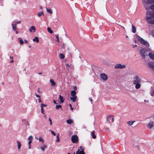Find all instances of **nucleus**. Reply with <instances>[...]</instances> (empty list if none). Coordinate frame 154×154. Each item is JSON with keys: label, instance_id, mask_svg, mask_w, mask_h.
<instances>
[{"label": "nucleus", "instance_id": "nucleus-1", "mask_svg": "<svg viewBox=\"0 0 154 154\" xmlns=\"http://www.w3.org/2000/svg\"><path fill=\"white\" fill-rule=\"evenodd\" d=\"M143 3L144 7L146 10L154 9V5H151L154 3V0H144Z\"/></svg>", "mask_w": 154, "mask_h": 154}, {"label": "nucleus", "instance_id": "nucleus-2", "mask_svg": "<svg viewBox=\"0 0 154 154\" xmlns=\"http://www.w3.org/2000/svg\"><path fill=\"white\" fill-rule=\"evenodd\" d=\"M154 12L148 11L146 13V19L147 22L150 24H154Z\"/></svg>", "mask_w": 154, "mask_h": 154}, {"label": "nucleus", "instance_id": "nucleus-3", "mask_svg": "<svg viewBox=\"0 0 154 154\" xmlns=\"http://www.w3.org/2000/svg\"><path fill=\"white\" fill-rule=\"evenodd\" d=\"M136 38L140 42L141 44L145 46L146 47H149V44L147 42L143 39L142 38H141L139 36H137Z\"/></svg>", "mask_w": 154, "mask_h": 154}, {"label": "nucleus", "instance_id": "nucleus-4", "mask_svg": "<svg viewBox=\"0 0 154 154\" xmlns=\"http://www.w3.org/2000/svg\"><path fill=\"white\" fill-rule=\"evenodd\" d=\"M100 80L104 81H106L108 79V75L104 73H101L100 74Z\"/></svg>", "mask_w": 154, "mask_h": 154}, {"label": "nucleus", "instance_id": "nucleus-5", "mask_svg": "<svg viewBox=\"0 0 154 154\" xmlns=\"http://www.w3.org/2000/svg\"><path fill=\"white\" fill-rule=\"evenodd\" d=\"M140 54L141 56L145 58L146 55V51L144 48H141L140 51Z\"/></svg>", "mask_w": 154, "mask_h": 154}, {"label": "nucleus", "instance_id": "nucleus-6", "mask_svg": "<svg viewBox=\"0 0 154 154\" xmlns=\"http://www.w3.org/2000/svg\"><path fill=\"white\" fill-rule=\"evenodd\" d=\"M73 154H85V153L83 148L82 146H80L79 149H78L76 152H74Z\"/></svg>", "mask_w": 154, "mask_h": 154}, {"label": "nucleus", "instance_id": "nucleus-7", "mask_svg": "<svg viewBox=\"0 0 154 154\" xmlns=\"http://www.w3.org/2000/svg\"><path fill=\"white\" fill-rule=\"evenodd\" d=\"M71 140L73 143H77L78 141V137L76 135H73L71 137Z\"/></svg>", "mask_w": 154, "mask_h": 154}, {"label": "nucleus", "instance_id": "nucleus-8", "mask_svg": "<svg viewBox=\"0 0 154 154\" xmlns=\"http://www.w3.org/2000/svg\"><path fill=\"white\" fill-rule=\"evenodd\" d=\"M139 82V80L137 79L134 81V84L135 85V88L136 89H138L140 87V84Z\"/></svg>", "mask_w": 154, "mask_h": 154}, {"label": "nucleus", "instance_id": "nucleus-9", "mask_svg": "<svg viewBox=\"0 0 154 154\" xmlns=\"http://www.w3.org/2000/svg\"><path fill=\"white\" fill-rule=\"evenodd\" d=\"M126 67V65L125 64H118L116 65L115 66V69H122Z\"/></svg>", "mask_w": 154, "mask_h": 154}, {"label": "nucleus", "instance_id": "nucleus-10", "mask_svg": "<svg viewBox=\"0 0 154 154\" xmlns=\"http://www.w3.org/2000/svg\"><path fill=\"white\" fill-rule=\"evenodd\" d=\"M154 126V122H150L148 123L147 125V128L149 129H151Z\"/></svg>", "mask_w": 154, "mask_h": 154}, {"label": "nucleus", "instance_id": "nucleus-11", "mask_svg": "<svg viewBox=\"0 0 154 154\" xmlns=\"http://www.w3.org/2000/svg\"><path fill=\"white\" fill-rule=\"evenodd\" d=\"M36 31L35 27L34 26H31L29 29V31L30 32H34Z\"/></svg>", "mask_w": 154, "mask_h": 154}, {"label": "nucleus", "instance_id": "nucleus-12", "mask_svg": "<svg viewBox=\"0 0 154 154\" xmlns=\"http://www.w3.org/2000/svg\"><path fill=\"white\" fill-rule=\"evenodd\" d=\"M47 148V146L44 143L42 144V145L40 147V149L42 151H44L45 149Z\"/></svg>", "mask_w": 154, "mask_h": 154}, {"label": "nucleus", "instance_id": "nucleus-13", "mask_svg": "<svg viewBox=\"0 0 154 154\" xmlns=\"http://www.w3.org/2000/svg\"><path fill=\"white\" fill-rule=\"evenodd\" d=\"M148 56L152 60H154V51L150 52L148 54Z\"/></svg>", "mask_w": 154, "mask_h": 154}, {"label": "nucleus", "instance_id": "nucleus-14", "mask_svg": "<svg viewBox=\"0 0 154 154\" xmlns=\"http://www.w3.org/2000/svg\"><path fill=\"white\" fill-rule=\"evenodd\" d=\"M148 67L154 70V63L153 62H149L148 63Z\"/></svg>", "mask_w": 154, "mask_h": 154}, {"label": "nucleus", "instance_id": "nucleus-15", "mask_svg": "<svg viewBox=\"0 0 154 154\" xmlns=\"http://www.w3.org/2000/svg\"><path fill=\"white\" fill-rule=\"evenodd\" d=\"M106 119L107 121H109L110 119H111L112 122H113L114 121V118L112 115L109 116L107 117Z\"/></svg>", "mask_w": 154, "mask_h": 154}, {"label": "nucleus", "instance_id": "nucleus-16", "mask_svg": "<svg viewBox=\"0 0 154 154\" xmlns=\"http://www.w3.org/2000/svg\"><path fill=\"white\" fill-rule=\"evenodd\" d=\"M18 150L20 151L21 146V144L19 141H17Z\"/></svg>", "mask_w": 154, "mask_h": 154}, {"label": "nucleus", "instance_id": "nucleus-17", "mask_svg": "<svg viewBox=\"0 0 154 154\" xmlns=\"http://www.w3.org/2000/svg\"><path fill=\"white\" fill-rule=\"evenodd\" d=\"M16 23L15 22H14V23L13 22L12 23L11 25L12 26V29H13V30H14V31H15L16 29L17 25H16Z\"/></svg>", "mask_w": 154, "mask_h": 154}, {"label": "nucleus", "instance_id": "nucleus-18", "mask_svg": "<svg viewBox=\"0 0 154 154\" xmlns=\"http://www.w3.org/2000/svg\"><path fill=\"white\" fill-rule=\"evenodd\" d=\"M59 103H63L64 101V100L63 99V97L61 96L60 95L59 96Z\"/></svg>", "mask_w": 154, "mask_h": 154}, {"label": "nucleus", "instance_id": "nucleus-19", "mask_svg": "<svg viewBox=\"0 0 154 154\" xmlns=\"http://www.w3.org/2000/svg\"><path fill=\"white\" fill-rule=\"evenodd\" d=\"M50 82L51 83V86L53 87H54L56 85V83L54 80L52 79H51L50 80Z\"/></svg>", "mask_w": 154, "mask_h": 154}, {"label": "nucleus", "instance_id": "nucleus-20", "mask_svg": "<svg viewBox=\"0 0 154 154\" xmlns=\"http://www.w3.org/2000/svg\"><path fill=\"white\" fill-rule=\"evenodd\" d=\"M77 98V96H72L70 97V99L71 100H72L73 102H75L76 101V100Z\"/></svg>", "mask_w": 154, "mask_h": 154}, {"label": "nucleus", "instance_id": "nucleus-21", "mask_svg": "<svg viewBox=\"0 0 154 154\" xmlns=\"http://www.w3.org/2000/svg\"><path fill=\"white\" fill-rule=\"evenodd\" d=\"M91 135L92 137L94 139H95L96 138V136L95 135V131H92L91 132Z\"/></svg>", "mask_w": 154, "mask_h": 154}, {"label": "nucleus", "instance_id": "nucleus-22", "mask_svg": "<svg viewBox=\"0 0 154 154\" xmlns=\"http://www.w3.org/2000/svg\"><path fill=\"white\" fill-rule=\"evenodd\" d=\"M76 94V92L75 91H71V94L72 96H76L75 95Z\"/></svg>", "mask_w": 154, "mask_h": 154}, {"label": "nucleus", "instance_id": "nucleus-23", "mask_svg": "<svg viewBox=\"0 0 154 154\" xmlns=\"http://www.w3.org/2000/svg\"><path fill=\"white\" fill-rule=\"evenodd\" d=\"M134 121H129L127 122V124L130 126L132 125L134 122Z\"/></svg>", "mask_w": 154, "mask_h": 154}, {"label": "nucleus", "instance_id": "nucleus-24", "mask_svg": "<svg viewBox=\"0 0 154 154\" xmlns=\"http://www.w3.org/2000/svg\"><path fill=\"white\" fill-rule=\"evenodd\" d=\"M66 122L69 124H71L73 123V121L72 119L67 120L66 121Z\"/></svg>", "mask_w": 154, "mask_h": 154}, {"label": "nucleus", "instance_id": "nucleus-25", "mask_svg": "<svg viewBox=\"0 0 154 154\" xmlns=\"http://www.w3.org/2000/svg\"><path fill=\"white\" fill-rule=\"evenodd\" d=\"M33 42H39V39L37 37H36L35 38L33 39Z\"/></svg>", "mask_w": 154, "mask_h": 154}, {"label": "nucleus", "instance_id": "nucleus-26", "mask_svg": "<svg viewBox=\"0 0 154 154\" xmlns=\"http://www.w3.org/2000/svg\"><path fill=\"white\" fill-rule=\"evenodd\" d=\"M47 30L50 33H52L53 32V31L52 30H51V28L49 27H48L47 28Z\"/></svg>", "mask_w": 154, "mask_h": 154}, {"label": "nucleus", "instance_id": "nucleus-27", "mask_svg": "<svg viewBox=\"0 0 154 154\" xmlns=\"http://www.w3.org/2000/svg\"><path fill=\"white\" fill-rule=\"evenodd\" d=\"M18 39H19L20 43L21 45H22L24 43V42L22 38H19Z\"/></svg>", "mask_w": 154, "mask_h": 154}, {"label": "nucleus", "instance_id": "nucleus-28", "mask_svg": "<svg viewBox=\"0 0 154 154\" xmlns=\"http://www.w3.org/2000/svg\"><path fill=\"white\" fill-rule=\"evenodd\" d=\"M38 140L39 141L41 142L42 143V144L44 143V140L42 137H39L38 139Z\"/></svg>", "mask_w": 154, "mask_h": 154}, {"label": "nucleus", "instance_id": "nucleus-29", "mask_svg": "<svg viewBox=\"0 0 154 154\" xmlns=\"http://www.w3.org/2000/svg\"><path fill=\"white\" fill-rule=\"evenodd\" d=\"M44 15V13L43 12H39L37 14V16L38 17H40L42 15Z\"/></svg>", "mask_w": 154, "mask_h": 154}, {"label": "nucleus", "instance_id": "nucleus-30", "mask_svg": "<svg viewBox=\"0 0 154 154\" xmlns=\"http://www.w3.org/2000/svg\"><path fill=\"white\" fill-rule=\"evenodd\" d=\"M59 135H60L58 133L57 134L56 136V137L57 138V139L56 140V142H59L60 141V139H59Z\"/></svg>", "mask_w": 154, "mask_h": 154}, {"label": "nucleus", "instance_id": "nucleus-31", "mask_svg": "<svg viewBox=\"0 0 154 154\" xmlns=\"http://www.w3.org/2000/svg\"><path fill=\"white\" fill-rule=\"evenodd\" d=\"M132 25V32L133 33H135L136 32V28Z\"/></svg>", "mask_w": 154, "mask_h": 154}, {"label": "nucleus", "instance_id": "nucleus-32", "mask_svg": "<svg viewBox=\"0 0 154 154\" xmlns=\"http://www.w3.org/2000/svg\"><path fill=\"white\" fill-rule=\"evenodd\" d=\"M33 137L32 136H29L28 138L29 141H32Z\"/></svg>", "mask_w": 154, "mask_h": 154}, {"label": "nucleus", "instance_id": "nucleus-33", "mask_svg": "<svg viewBox=\"0 0 154 154\" xmlns=\"http://www.w3.org/2000/svg\"><path fill=\"white\" fill-rule=\"evenodd\" d=\"M47 11V12L50 13L51 14H52V11L50 9H49L47 8H46Z\"/></svg>", "mask_w": 154, "mask_h": 154}, {"label": "nucleus", "instance_id": "nucleus-34", "mask_svg": "<svg viewBox=\"0 0 154 154\" xmlns=\"http://www.w3.org/2000/svg\"><path fill=\"white\" fill-rule=\"evenodd\" d=\"M59 57L61 59H63L64 58V55L62 54H60L59 55Z\"/></svg>", "mask_w": 154, "mask_h": 154}, {"label": "nucleus", "instance_id": "nucleus-35", "mask_svg": "<svg viewBox=\"0 0 154 154\" xmlns=\"http://www.w3.org/2000/svg\"><path fill=\"white\" fill-rule=\"evenodd\" d=\"M62 106L61 105H57L56 106V108L57 109H58L60 108H61Z\"/></svg>", "mask_w": 154, "mask_h": 154}, {"label": "nucleus", "instance_id": "nucleus-36", "mask_svg": "<svg viewBox=\"0 0 154 154\" xmlns=\"http://www.w3.org/2000/svg\"><path fill=\"white\" fill-rule=\"evenodd\" d=\"M150 95L151 96H154V90H152L151 91Z\"/></svg>", "mask_w": 154, "mask_h": 154}, {"label": "nucleus", "instance_id": "nucleus-37", "mask_svg": "<svg viewBox=\"0 0 154 154\" xmlns=\"http://www.w3.org/2000/svg\"><path fill=\"white\" fill-rule=\"evenodd\" d=\"M41 113H42L44 114H45V113H44L45 110L43 109V108L41 107Z\"/></svg>", "mask_w": 154, "mask_h": 154}, {"label": "nucleus", "instance_id": "nucleus-38", "mask_svg": "<svg viewBox=\"0 0 154 154\" xmlns=\"http://www.w3.org/2000/svg\"><path fill=\"white\" fill-rule=\"evenodd\" d=\"M47 105L46 104L42 103L41 105V107L43 108L44 107H46Z\"/></svg>", "mask_w": 154, "mask_h": 154}, {"label": "nucleus", "instance_id": "nucleus-39", "mask_svg": "<svg viewBox=\"0 0 154 154\" xmlns=\"http://www.w3.org/2000/svg\"><path fill=\"white\" fill-rule=\"evenodd\" d=\"M66 66L67 67H68L71 68H72V66L71 65H69L68 64H66Z\"/></svg>", "mask_w": 154, "mask_h": 154}, {"label": "nucleus", "instance_id": "nucleus-40", "mask_svg": "<svg viewBox=\"0 0 154 154\" xmlns=\"http://www.w3.org/2000/svg\"><path fill=\"white\" fill-rule=\"evenodd\" d=\"M55 36L56 37V41L57 42H59V39L58 36L57 35H56Z\"/></svg>", "mask_w": 154, "mask_h": 154}, {"label": "nucleus", "instance_id": "nucleus-41", "mask_svg": "<svg viewBox=\"0 0 154 154\" xmlns=\"http://www.w3.org/2000/svg\"><path fill=\"white\" fill-rule=\"evenodd\" d=\"M13 23H14V22H15V23H16V25H17V23H20V20H19V21H13Z\"/></svg>", "mask_w": 154, "mask_h": 154}, {"label": "nucleus", "instance_id": "nucleus-42", "mask_svg": "<svg viewBox=\"0 0 154 154\" xmlns=\"http://www.w3.org/2000/svg\"><path fill=\"white\" fill-rule=\"evenodd\" d=\"M51 133L52 134L55 136L56 135V134L53 131H51Z\"/></svg>", "mask_w": 154, "mask_h": 154}, {"label": "nucleus", "instance_id": "nucleus-43", "mask_svg": "<svg viewBox=\"0 0 154 154\" xmlns=\"http://www.w3.org/2000/svg\"><path fill=\"white\" fill-rule=\"evenodd\" d=\"M73 88L74 90L75 91H76L77 90V88L76 86H73Z\"/></svg>", "mask_w": 154, "mask_h": 154}, {"label": "nucleus", "instance_id": "nucleus-44", "mask_svg": "<svg viewBox=\"0 0 154 154\" xmlns=\"http://www.w3.org/2000/svg\"><path fill=\"white\" fill-rule=\"evenodd\" d=\"M28 149H31V147H32V146H31V144H28Z\"/></svg>", "mask_w": 154, "mask_h": 154}, {"label": "nucleus", "instance_id": "nucleus-45", "mask_svg": "<svg viewBox=\"0 0 154 154\" xmlns=\"http://www.w3.org/2000/svg\"><path fill=\"white\" fill-rule=\"evenodd\" d=\"M49 120L50 121V124L51 125H52V121L50 118H49Z\"/></svg>", "mask_w": 154, "mask_h": 154}, {"label": "nucleus", "instance_id": "nucleus-46", "mask_svg": "<svg viewBox=\"0 0 154 154\" xmlns=\"http://www.w3.org/2000/svg\"><path fill=\"white\" fill-rule=\"evenodd\" d=\"M24 42L25 44H27L28 43V41L26 40H25Z\"/></svg>", "mask_w": 154, "mask_h": 154}, {"label": "nucleus", "instance_id": "nucleus-47", "mask_svg": "<svg viewBox=\"0 0 154 154\" xmlns=\"http://www.w3.org/2000/svg\"><path fill=\"white\" fill-rule=\"evenodd\" d=\"M35 95L37 97L40 98V96L39 95H38L37 94H35Z\"/></svg>", "mask_w": 154, "mask_h": 154}, {"label": "nucleus", "instance_id": "nucleus-48", "mask_svg": "<svg viewBox=\"0 0 154 154\" xmlns=\"http://www.w3.org/2000/svg\"><path fill=\"white\" fill-rule=\"evenodd\" d=\"M32 142V141H29L28 142V144H31Z\"/></svg>", "mask_w": 154, "mask_h": 154}, {"label": "nucleus", "instance_id": "nucleus-49", "mask_svg": "<svg viewBox=\"0 0 154 154\" xmlns=\"http://www.w3.org/2000/svg\"><path fill=\"white\" fill-rule=\"evenodd\" d=\"M69 106L70 107V108H71V109L72 110H73V108H72V105H71V104H69Z\"/></svg>", "mask_w": 154, "mask_h": 154}, {"label": "nucleus", "instance_id": "nucleus-50", "mask_svg": "<svg viewBox=\"0 0 154 154\" xmlns=\"http://www.w3.org/2000/svg\"><path fill=\"white\" fill-rule=\"evenodd\" d=\"M38 102L39 103H41V99L40 98H39L38 99Z\"/></svg>", "mask_w": 154, "mask_h": 154}, {"label": "nucleus", "instance_id": "nucleus-51", "mask_svg": "<svg viewBox=\"0 0 154 154\" xmlns=\"http://www.w3.org/2000/svg\"><path fill=\"white\" fill-rule=\"evenodd\" d=\"M133 45V48H134L135 47L137 46V45Z\"/></svg>", "mask_w": 154, "mask_h": 154}, {"label": "nucleus", "instance_id": "nucleus-52", "mask_svg": "<svg viewBox=\"0 0 154 154\" xmlns=\"http://www.w3.org/2000/svg\"><path fill=\"white\" fill-rule=\"evenodd\" d=\"M53 102L54 103H55V104H57V103H56V101L55 100H53Z\"/></svg>", "mask_w": 154, "mask_h": 154}, {"label": "nucleus", "instance_id": "nucleus-53", "mask_svg": "<svg viewBox=\"0 0 154 154\" xmlns=\"http://www.w3.org/2000/svg\"><path fill=\"white\" fill-rule=\"evenodd\" d=\"M15 32H16V34H17L18 33V31H16V30H15Z\"/></svg>", "mask_w": 154, "mask_h": 154}, {"label": "nucleus", "instance_id": "nucleus-54", "mask_svg": "<svg viewBox=\"0 0 154 154\" xmlns=\"http://www.w3.org/2000/svg\"><path fill=\"white\" fill-rule=\"evenodd\" d=\"M13 62H14V61H13V60H11V61H10V63H13Z\"/></svg>", "mask_w": 154, "mask_h": 154}, {"label": "nucleus", "instance_id": "nucleus-55", "mask_svg": "<svg viewBox=\"0 0 154 154\" xmlns=\"http://www.w3.org/2000/svg\"><path fill=\"white\" fill-rule=\"evenodd\" d=\"M35 138L37 140H38V137H35Z\"/></svg>", "mask_w": 154, "mask_h": 154}, {"label": "nucleus", "instance_id": "nucleus-56", "mask_svg": "<svg viewBox=\"0 0 154 154\" xmlns=\"http://www.w3.org/2000/svg\"><path fill=\"white\" fill-rule=\"evenodd\" d=\"M10 58L11 59H13V57H10Z\"/></svg>", "mask_w": 154, "mask_h": 154}, {"label": "nucleus", "instance_id": "nucleus-57", "mask_svg": "<svg viewBox=\"0 0 154 154\" xmlns=\"http://www.w3.org/2000/svg\"><path fill=\"white\" fill-rule=\"evenodd\" d=\"M42 74V73H38V74Z\"/></svg>", "mask_w": 154, "mask_h": 154}, {"label": "nucleus", "instance_id": "nucleus-58", "mask_svg": "<svg viewBox=\"0 0 154 154\" xmlns=\"http://www.w3.org/2000/svg\"><path fill=\"white\" fill-rule=\"evenodd\" d=\"M29 48H30L31 47V46L30 45L29 46Z\"/></svg>", "mask_w": 154, "mask_h": 154}, {"label": "nucleus", "instance_id": "nucleus-59", "mask_svg": "<svg viewBox=\"0 0 154 154\" xmlns=\"http://www.w3.org/2000/svg\"><path fill=\"white\" fill-rule=\"evenodd\" d=\"M123 27V28L125 29V28L124 27Z\"/></svg>", "mask_w": 154, "mask_h": 154}, {"label": "nucleus", "instance_id": "nucleus-60", "mask_svg": "<svg viewBox=\"0 0 154 154\" xmlns=\"http://www.w3.org/2000/svg\"><path fill=\"white\" fill-rule=\"evenodd\" d=\"M126 37L128 38V36H126Z\"/></svg>", "mask_w": 154, "mask_h": 154}, {"label": "nucleus", "instance_id": "nucleus-61", "mask_svg": "<svg viewBox=\"0 0 154 154\" xmlns=\"http://www.w3.org/2000/svg\"><path fill=\"white\" fill-rule=\"evenodd\" d=\"M68 154H70L69 153Z\"/></svg>", "mask_w": 154, "mask_h": 154}]
</instances>
